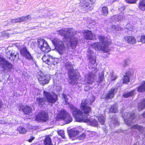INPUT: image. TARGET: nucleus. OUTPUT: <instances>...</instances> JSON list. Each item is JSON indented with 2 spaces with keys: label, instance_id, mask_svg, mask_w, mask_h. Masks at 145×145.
Here are the masks:
<instances>
[{
  "label": "nucleus",
  "instance_id": "nucleus-1",
  "mask_svg": "<svg viewBox=\"0 0 145 145\" xmlns=\"http://www.w3.org/2000/svg\"><path fill=\"white\" fill-rule=\"evenodd\" d=\"M98 38L100 42H96L90 44L92 48L96 51L101 50L105 53L109 52L110 49L107 38L101 35H99Z\"/></svg>",
  "mask_w": 145,
  "mask_h": 145
},
{
  "label": "nucleus",
  "instance_id": "nucleus-2",
  "mask_svg": "<svg viewBox=\"0 0 145 145\" xmlns=\"http://www.w3.org/2000/svg\"><path fill=\"white\" fill-rule=\"evenodd\" d=\"M74 65L69 61L66 62L64 64V67L67 70V74L69 79L72 81H77L79 78L76 73H74Z\"/></svg>",
  "mask_w": 145,
  "mask_h": 145
},
{
  "label": "nucleus",
  "instance_id": "nucleus-3",
  "mask_svg": "<svg viewBox=\"0 0 145 145\" xmlns=\"http://www.w3.org/2000/svg\"><path fill=\"white\" fill-rule=\"evenodd\" d=\"M52 42L55 48L60 54H62L65 50V48L63 42L57 38H54Z\"/></svg>",
  "mask_w": 145,
  "mask_h": 145
},
{
  "label": "nucleus",
  "instance_id": "nucleus-4",
  "mask_svg": "<svg viewBox=\"0 0 145 145\" xmlns=\"http://www.w3.org/2000/svg\"><path fill=\"white\" fill-rule=\"evenodd\" d=\"M38 47L44 53H47L51 50V48L46 41L43 39H40L37 41Z\"/></svg>",
  "mask_w": 145,
  "mask_h": 145
},
{
  "label": "nucleus",
  "instance_id": "nucleus-5",
  "mask_svg": "<svg viewBox=\"0 0 145 145\" xmlns=\"http://www.w3.org/2000/svg\"><path fill=\"white\" fill-rule=\"evenodd\" d=\"M42 59L43 62L50 66L53 65H56L59 62L58 58L53 57L50 55L45 54Z\"/></svg>",
  "mask_w": 145,
  "mask_h": 145
},
{
  "label": "nucleus",
  "instance_id": "nucleus-6",
  "mask_svg": "<svg viewBox=\"0 0 145 145\" xmlns=\"http://www.w3.org/2000/svg\"><path fill=\"white\" fill-rule=\"evenodd\" d=\"M0 61V65L3 69V71L4 72H10L13 67V65L9 63L7 61L5 60V59L2 57Z\"/></svg>",
  "mask_w": 145,
  "mask_h": 145
},
{
  "label": "nucleus",
  "instance_id": "nucleus-7",
  "mask_svg": "<svg viewBox=\"0 0 145 145\" xmlns=\"http://www.w3.org/2000/svg\"><path fill=\"white\" fill-rule=\"evenodd\" d=\"M87 100L86 99H83L81 102L80 108L83 111V113L86 116H88L91 112V108L89 106H87Z\"/></svg>",
  "mask_w": 145,
  "mask_h": 145
},
{
  "label": "nucleus",
  "instance_id": "nucleus-8",
  "mask_svg": "<svg viewBox=\"0 0 145 145\" xmlns=\"http://www.w3.org/2000/svg\"><path fill=\"white\" fill-rule=\"evenodd\" d=\"M76 121L79 122L87 123L91 126H96L97 125V121L94 118H75Z\"/></svg>",
  "mask_w": 145,
  "mask_h": 145
},
{
  "label": "nucleus",
  "instance_id": "nucleus-9",
  "mask_svg": "<svg viewBox=\"0 0 145 145\" xmlns=\"http://www.w3.org/2000/svg\"><path fill=\"white\" fill-rule=\"evenodd\" d=\"M19 51L21 55L23 56L26 59L29 60H33V57L25 46L21 48Z\"/></svg>",
  "mask_w": 145,
  "mask_h": 145
},
{
  "label": "nucleus",
  "instance_id": "nucleus-10",
  "mask_svg": "<svg viewBox=\"0 0 145 145\" xmlns=\"http://www.w3.org/2000/svg\"><path fill=\"white\" fill-rule=\"evenodd\" d=\"M84 37L86 40H94L96 39L95 35H93L91 31L87 30L83 33Z\"/></svg>",
  "mask_w": 145,
  "mask_h": 145
},
{
  "label": "nucleus",
  "instance_id": "nucleus-11",
  "mask_svg": "<svg viewBox=\"0 0 145 145\" xmlns=\"http://www.w3.org/2000/svg\"><path fill=\"white\" fill-rule=\"evenodd\" d=\"M20 111H22L25 115H29L32 112V108L30 106L26 105H21Z\"/></svg>",
  "mask_w": 145,
  "mask_h": 145
},
{
  "label": "nucleus",
  "instance_id": "nucleus-12",
  "mask_svg": "<svg viewBox=\"0 0 145 145\" xmlns=\"http://www.w3.org/2000/svg\"><path fill=\"white\" fill-rule=\"evenodd\" d=\"M125 74L123 75L122 80V83L127 84L130 82V79L131 76L133 75V73H132L130 69L128 70L125 73Z\"/></svg>",
  "mask_w": 145,
  "mask_h": 145
},
{
  "label": "nucleus",
  "instance_id": "nucleus-13",
  "mask_svg": "<svg viewBox=\"0 0 145 145\" xmlns=\"http://www.w3.org/2000/svg\"><path fill=\"white\" fill-rule=\"evenodd\" d=\"M43 94L49 103L52 104L55 103L56 101V98H54L52 95L49 92H46L45 91H43Z\"/></svg>",
  "mask_w": 145,
  "mask_h": 145
},
{
  "label": "nucleus",
  "instance_id": "nucleus-14",
  "mask_svg": "<svg viewBox=\"0 0 145 145\" xmlns=\"http://www.w3.org/2000/svg\"><path fill=\"white\" fill-rule=\"evenodd\" d=\"M93 4V2L90 0H84L81 1L80 3L79 6L82 8H89Z\"/></svg>",
  "mask_w": 145,
  "mask_h": 145
},
{
  "label": "nucleus",
  "instance_id": "nucleus-15",
  "mask_svg": "<svg viewBox=\"0 0 145 145\" xmlns=\"http://www.w3.org/2000/svg\"><path fill=\"white\" fill-rule=\"evenodd\" d=\"M70 115L67 111L62 109L59 111L57 115L56 118H70Z\"/></svg>",
  "mask_w": 145,
  "mask_h": 145
},
{
  "label": "nucleus",
  "instance_id": "nucleus-16",
  "mask_svg": "<svg viewBox=\"0 0 145 145\" xmlns=\"http://www.w3.org/2000/svg\"><path fill=\"white\" fill-rule=\"evenodd\" d=\"M37 79L40 84L42 86L48 83L49 82L47 78L45 76L39 75Z\"/></svg>",
  "mask_w": 145,
  "mask_h": 145
},
{
  "label": "nucleus",
  "instance_id": "nucleus-17",
  "mask_svg": "<svg viewBox=\"0 0 145 145\" xmlns=\"http://www.w3.org/2000/svg\"><path fill=\"white\" fill-rule=\"evenodd\" d=\"M79 133L78 131L74 129H71L68 132V134L70 138L72 140L76 138V136Z\"/></svg>",
  "mask_w": 145,
  "mask_h": 145
},
{
  "label": "nucleus",
  "instance_id": "nucleus-18",
  "mask_svg": "<svg viewBox=\"0 0 145 145\" xmlns=\"http://www.w3.org/2000/svg\"><path fill=\"white\" fill-rule=\"evenodd\" d=\"M115 89L114 88H112L107 93L105 97V101H108L109 99H112L114 97L115 94Z\"/></svg>",
  "mask_w": 145,
  "mask_h": 145
},
{
  "label": "nucleus",
  "instance_id": "nucleus-19",
  "mask_svg": "<svg viewBox=\"0 0 145 145\" xmlns=\"http://www.w3.org/2000/svg\"><path fill=\"white\" fill-rule=\"evenodd\" d=\"M69 42L70 46L72 49L75 48L78 44V40L76 37L71 38Z\"/></svg>",
  "mask_w": 145,
  "mask_h": 145
},
{
  "label": "nucleus",
  "instance_id": "nucleus-20",
  "mask_svg": "<svg viewBox=\"0 0 145 145\" xmlns=\"http://www.w3.org/2000/svg\"><path fill=\"white\" fill-rule=\"evenodd\" d=\"M125 41L130 44H134L136 42V40L135 37L133 36H126L124 37Z\"/></svg>",
  "mask_w": 145,
  "mask_h": 145
},
{
  "label": "nucleus",
  "instance_id": "nucleus-21",
  "mask_svg": "<svg viewBox=\"0 0 145 145\" xmlns=\"http://www.w3.org/2000/svg\"><path fill=\"white\" fill-rule=\"evenodd\" d=\"M72 30L71 29H69L67 30L66 31L65 30V28H63L60 29L58 31V34L62 36H63L64 38H66L67 37L66 36V34H68L69 35L71 33V32Z\"/></svg>",
  "mask_w": 145,
  "mask_h": 145
},
{
  "label": "nucleus",
  "instance_id": "nucleus-22",
  "mask_svg": "<svg viewBox=\"0 0 145 145\" xmlns=\"http://www.w3.org/2000/svg\"><path fill=\"white\" fill-rule=\"evenodd\" d=\"M95 76V75L93 74L91 72L89 73L88 75L87 83L89 84H91L94 82L93 80L94 79V77Z\"/></svg>",
  "mask_w": 145,
  "mask_h": 145
},
{
  "label": "nucleus",
  "instance_id": "nucleus-23",
  "mask_svg": "<svg viewBox=\"0 0 145 145\" xmlns=\"http://www.w3.org/2000/svg\"><path fill=\"white\" fill-rule=\"evenodd\" d=\"M73 109V110L72 113L75 118H79V117L82 115V112L79 109H77L75 107H74Z\"/></svg>",
  "mask_w": 145,
  "mask_h": 145
},
{
  "label": "nucleus",
  "instance_id": "nucleus-24",
  "mask_svg": "<svg viewBox=\"0 0 145 145\" xmlns=\"http://www.w3.org/2000/svg\"><path fill=\"white\" fill-rule=\"evenodd\" d=\"M138 108L139 111L143 110L145 108V99H142L140 102L138 103Z\"/></svg>",
  "mask_w": 145,
  "mask_h": 145
},
{
  "label": "nucleus",
  "instance_id": "nucleus-25",
  "mask_svg": "<svg viewBox=\"0 0 145 145\" xmlns=\"http://www.w3.org/2000/svg\"><path fill=\"white\" fill-rule=\"evenodd\" d=\"M137 91L140 93L145 92V81H143L140 85L137 88Z\"/></svg>",
  "mask_w": 145,
  "mask_h": 145
},
{
  "label": "nucleus",
  "instance_id": "nucleus-26",
  "mask_svg": "<svg viewBox=\"0 0 145 145\" xmlns=\"http://www.w3.org/2000/svg\"><path fill=\"white\" fill-rule=\"evenodd\" d=\"M138 7L142 11H145V0H140L138 3Z\"/></svg>",
  "mask_w": 145,
  "mask_h": 145
},
{
  "label": "nucleus",
  "instance_id": "nucleus-27",
  "mask_svg": "<svg viewBox=\"0 0 145 145\" xmlns=\"http://www.w3.org/2000/svg\"><path fill=\"white\" fill-rule=\"evenodd\" d=\"M131 129H135L140 133H142L144 130V128L142 126L136 124L133 125L131 128Z\"/></svg>",
  "mask_w": 145,
  "mask_h": 145
},
{
  "label": "nucleus",
  "instance_id": "nucleus-28",
  "mask_svg": "<svg viewBox=\"0 0 145 145\" xmlns=\"http://www.w3.org/2000/svg\"><path fill=\"white\" fill-rule=\"evenodd\" d=\"M118 106L116 105H113L111 106L109 110V112L111 113H115L118 112Z\"/></svg>",
  "mask_w": 145,
  "mask_h": 145
},
{
  "label": "nucleus",
  "instance_id": "nucleus-29",
  "mask_svg": "<svg viewBox=\"0 0 145 145\" xmlns=\"http://www.w3.org/2000/svg\"><path fill=\"white\" fill-rule=\"evenodd\" d=\"M125 124L128 126L131 125L132 123H135V118H123Z\"/></svg>",
  "mask_w": 145,
  "mask_h": 145
},
{
  "label": "nucleus",
  "instance_id": "nucleus-30",
  "mask_svg": "<svg viewBox=\"0 0 145 145\" xmlns=\"http://www.w3.org/2000/svg\"><path fill=\"white\" fill-rule=\"evenodd\" d=\"M36 101L39 106H42L45 104V100L43 97H37L36 98Z\"/></svg>",
  "mask_w": 145,
  "mask_h": 145
},
{
  "label": "nucleus",
  "instance_id": "nucleus-31",
  "mask_svg": "<svg viewBox=\"0 0 145 145\" xmlns=\"http://www.w3.org/2000/svg\"><path fill=\"white\" fill-rule=\"evenodd\" d=\"M135 93V89H134L131 91L127 93H124L123 95V97L125 98H127L129 97H132L134 96Z\"/></svg>",
  "mask_w": 145,
  "mask_h": 145
},
{
  "label": "nucleus",
  "instance_id": "nucleus-32",
  "mask_svg": "<svg viewBox=\"0 0 145 145\" xmlns=\"http://www.w3.org/2000/svg\"><path fill=\"white\" fill-rule=\"evenodd\" d=\"M104 80V74L103 72L99 74L98 80L96 81L99 84H100Z\"/></svg>",
  "mask_w": 145,
  "mask_h": 145
},
{
  "label": "nucleus",
  "instance_id": "nucleus-33",
  "mask_svg": "<svg viewBox=\"0 0 145 145\" xmlns=\"http://www.w3.org/2000/svg\"><path fill=\"white\" fill-rule=\"evenodd\" d=\"M44 144L45 145H52L51 138L49 135L46 137L44 140Z\"/></svg>",
  "mask_w": 145,
  "mask_h": 145
},
{
  "label": "nucleus",
  "instance_id": "nucleus-34",
  "mask_svg": "<svg viewBox=\"0 0 145 145\" xmlns=\"http://www.w3.org/2000/svg\"><path fill=\"white\" fill-rule=\"evenodd\" d=\"M18 130L20 133L24 134L27 132V130L25 128L22 127H19L18 128Z\"/></svg>",
  "mask_w": 145,
  "mask_h": 145
},
{
  "label": "nucleus",
  "instance_id": "nucleus-35",
  "mask_svg": "<svg viewBox=\"0 0 145 145\" xmlns=\"http://www.w3.org/2000/svg\"><path fill=\"white\" fill-rule=\"evenodd\" d=\"M12 20L15 23L21 22L25 21L23 16L16 19H12Z\"/></svg>",
  "mask_w": 145,
  "mask_h": 145
},
{
  "label": "nucleus",
  "instance_id": "nucleus-36",
  "mask_svg": "<svg viewBox=\"0 0 145 145\" xmlns=\"http://www.w3.org/2000/svg\"><path fill=\"white\" fill-rule=\"evenodd\" d=\"M102 11L103 15L104 16H106L108 13V9L106 6L103 7L102 8Z\"/></svg>",
  "mask_w": 145,
  "mask_h": 145
},
{
  "label": "nucleus",
  "instance_id": "nucleus-37",
  "mask_svg": "<svg viewBox=\"0 0 145 145\" xmlns=\"http://www.w3.org/2000/svg\"><path fill=\"white\" fill-rule=\"evenodd\" d=\"M86 134L83 133L81 134L78 137L77 139L79 140H83L86 138Z\"/></svg>",
  "mask_w": 145,
  "mask_h": 145
},
{
  "label": "nucleus",
  "instance_id": "nucleus-38",
  "mask_svg": "<svg viewBox=\"0 0 145 145\" xmlns=\"http://www.w3.org/2000/svg\"><path fill=\"white\" fill-rule=\"evenodd\" d=\"M64 121L65 124H68L72 121V118H59Z\"/></svg>",
  "mask_w": 145,
  "mask_h": 145
},
{
  "label": "nucleus",
  "instance_id": "nucleus-39",
  "mask_svg": "<svg viewBox=\"0 0 145 145\" xmlns=\"http://www.w3.org/2000/svg\"><path fill=\"white\" fill-rule=\"evenodd\" d=\"M35 121L39 122L41 123L42 122H46L48 120V118H35Z\"/></svg>",
  "mask_w": 145,
  "mask_h": 145
},
{
  "label": "nucleus",
  "instance_id": "nucleus-40",
  "mask_svg": "<svg viewBox=\"0 0 145 145\" xmlns=\"http://www.w3.org/2000/svg\"><path fill=\"white\" fill-rule=\"evenodd\" d=\"M57 133L59 135H60L62 138L65 139L66 138L64 135V131L63 130H60Z\"/></svg>",
  "mask_w": 145,
  "mask_h": 145
},
{
  "label": "nucleus",
  "instance_id": "nucleus-41",
  "mask_svg": "<svg viewBox=\"0 0 145 145\" xmlns=\"http://www.w3.org/2000/svg\"><path fill=\"white\" fill-rule=\"evenodd\" d=\"M88 59L90 63L93 65L96 62V59L93 58L92 56H90L88 57Z\"/></svg>",
  "mask_w": 145,
  "mask_h": 145
},
{
  "label": "nucleus",
  "instance_id": "nucleus-42",
  "mask_svg": "<svg viewBox=\"0 0 145 145\" xmlns=\"http://www.w3.org/2000/svg\"><path fill=\"white\" fill-rule=\"evenodd\" d=\"M16 55H14L12 54V53L10 54V56L8 57V56H7V57L8 59L11 61H13L14 59H15Z\"/></svg>",
  "mask_w": 145,
  "mask_h": 145
},
{
  "label": "nucleus",
  "instance_id": "nucleus-43",
  "mask_svg": "<svg viewBox=\"0 0 145 145\" xmlns=\"http://www.w3.org/2000/svg\"><path fill=\"white\" fill-rule=\"evenodd\" d=\"M112 120L111 121V123L114 124L115 125H118L119 123L118 122L117 118H112Z\"/></svg>",
  "mask_w": 145,
  "mask_h": 145
},
{
  "label": "nucleus",
  "instance_id": "nucleus-44",
  "mask_svg": "<svg viewBox=\"0 0 145 145\" xmlns=\"http://www.w3.org/2000/svg\"><path fill=\"white\" fill-rule=\"evenodd\" d=\"M23 16L25 21L28 20H31L32 18L31 16L29 14L26 16Z\"/></svg>",
  "mask_w": 145,
  "mask_h": 145
},
{
  "label": "nucleus",
  "instance_id": "nucleus-45",
  "mask_svg": "<svg viewBox=\"0 0 145 145\" xmlns=\"http://www.w3.org/2000/svg\"><path fill=\"white\" fill-rule=\"evenodd\" d=\"M140 42L142 43H145V35L141 36L140 39Z\"/></svg>",
  "mask_w": 145,
  "mask_h": 145
},
{
  "label": "nucleus",
  "instance_id": "nucleus-46",
  "mask_svg": "<svg viewBox=\"0 0 145 145\" xmlns=\"http://www.w3.org/2000/svg\"><path fill=\"white\" fill-rule=\"evenodd\" d=\"M90 104L91 105L92 103L95 101V97L94 96H92L90 98Z\"/></svg>",
  "mask_w": 145,
  "mask_h": 145
},
{
  "label": "nucleus",
  "instance_id": "nucleus-47",
  "mask_svg": "<svg viewBox=\"0 0 145 145\" xmlns=\"http://www.w3.org/2000/svg\"><path fill=\"white\" fill-rule=\"evenodd\" d=\"M41 116L43 117V115H45V116H44V118H48V114L42 111L40 112Z\"/></svg>",
  "mask_w": 145,
  "mask_h": 145
},
{
  "label": "nucleus",
  "instance_id": "nucleus-48",
  "mask_svg": "<svg viewBox=\"0 0 145 145\" xmlns=\"http://www.w3.org/2000/svg\"><path fill=\"white\" fill-rule=\"evenodd\" d=\"M105 118H98L99 122L102 125L104 124L105 122Z\"/></svg>",
  "mask_w": 145,
  "mask_h": 145
},
{
  "label": "nucleus",
  "instance_id": "nucleus-49",
  "mask_svg": "<svg viewBox=\"0 0 145 145\" xmlns=\"http://www.w3.org/2000/svg\"><path fill=\"white\" fill-rule=\"evenodd\" d=\"M137 0H126V1L129 3L132 4L135 3L136 2Z\"/></svg>",
  "mask_w": 145,
  "mask_h": 145
},
{
  "label": "nucleus",
  "instance_id": "nucleus-50",
  "mask_svg": "<svg viewBox=\"0 0 145 145\" xmlns=\"http://www.w3.org/2000/svg\"><path fill=\"white\" fill-rule=\"evenodd\" d=\"M123 28L120 26L118 25H116V29L115 30L117 31H121L122 30Z\"/></svg>",
  "mask_w": 145,
  "mask_h": 145
},
{
  "label": "nucleus",
  "instance_id": "nucleus-51",
  "mask_svg": "<svg viewBox=\"0 0 145 145\" xmlns=\"http://www.w3.org/2000/svg\"><path fill=\"white\" fill-rule=\"evenodd\" d=\"M63 98L64 99L65 102H66L68 101V99L67 98V96L66 95L63 94Z\"/></svg>",
  "mask_w": 145,
  "mask_h": 145
},
{
  "label": "nucleus",
  "instance_id": "nucleus-52",
  "mask_svg": "<svg viewBox=\"0 0 145 145\" xmlns=\"http://www.w3.org/2000/svg\"><path fill=\"white\" fill-rule=\"evenodd\" d=\"M35 137H31L30 138L28 141L29 142H31L32 141L35 139Z\"/></svg>",
  "mask_w": 145,
  "mask_h": 145
},
{
  "label": "nucleus",
  "instance_id": "nucleus-53",
  "mask_svg": "<svg viewBox=\"0 0 145 145\" xmlns=\"http://www.w3.org/2000/svg\"><path fill=\"white\" fill-rule=\"evenodd\" d=\"M135 115V114L134 113H131L130 114V118H134Z\"/></svg>",
  "mask_w": 145,
  "mask_h": 145
},
{
  "label": "nucleus",
  "instance_id": "nucleus-54",
  "mask_svg": "<svg viewBox=\"0 0 145 145\" xmlns=\"http://www.w3.org/2000/svg\"><path fill=\"white\" fill-rule=\"evenodd\" d=\"M116 25H113L111 26V27L114 30H116Z\"/></svg>",
  "mask_w": 145,
  "mask_h": 145
},
{
  "label": "nucleus",
  "instance_id": "nucleus-55",
  "mask_svg": "<svg viewBox=\"0 0 145 145\" xmlns=\"http://www.w3.org/2000/svg\"><path fill=\"white\" fill-rule=\"evenodd\" d=\"M142 117L145 118V111H144L142 114Z\"/></svg>",
  "mask_w": 145,
  "mask_h": 145
},
{
  "label": "nucleus",
  "instance_id": "nucleus-56",
  "mask_svg": "<svg viewBox=\"0 0 145 145\" xmlns=\"http://www.w3.org/2000/svg\"><path fill=\"white\" fill-rule=\"evenodd\" d=\"M2 104V100L0 99V108L1 107V105Z\"/></svg>",
  "mask_w": 145,
  "mask_h": 145
},
{
  "label": "nucleus",
  "instance_id": "nucleus-57",
  "mask_svg": "<svg viewBox=\"0 0 145 145\" xmlns=\"http://www.w3.org/2000/svg\"><path fill=\"white\" fill-rule=\"evenodd\" d=\"M117 76H115L112 78V80H115L116 79H117Z\"/></svg>",
  "mask_w": 145,
  "mask_h": 145
},
{
  "label": "nucleus",
  "instance_id": "nucleus-58",
  "mask_svg": "<svg viewBox=\"0 0 145 145\" xmlns=\"http://www.w3.org/2000/svg\"><path fill=\"white\" fill-rule=\"evenodd\" d=\"M1 118H0V123H4L5 122L4 121L2 120H1Z\"/></svg>",
  "mask_w": 145,
  "mask_h": 145
},
{
  "label": "nucleus",
  "instance_id": "nucleus-59",
  "mask_svg": "<svg viewBox=\"0 0 145 145\" xmlns=\"http://www.w3.org/2000/svg\"><path fill=\"white\" fill-rule=\"evenodd\" d=\"M32 127V128H31L33 129H34V130H35L36 128H37V127Z\"/></svg>",
  "mask_w": 145,
  "mask_h": 145
},
{
  "label": "nucleus",
  "instance_id": "nucleus-60",
  "mask_svg": "<svg viewBox=\"0 0 145 145\" xmlns=\"http://www.w3.org/2000/svg\"><path fill=\"white\" fill-rule=\"evenodd\" d=\"M134 145H136V144H134Z\"/></svg>",
  "mask_w": 145,
  "mask_h": 145
},
{
  "label": "nucleus",
  "instance_id": "nucleus-61",
  "mask_svg": "<svg viewBox=\"0 0 145 145\" xmlns=\"http://www.w3.org/2000/svg\"><path fill=\"white\" fill-rule=\"evenodd\" d=\"M36 118H38L37 117Z\"/></svg>",
  "mask_w": 145,
  "mask_h": 145
}]
</instances>
